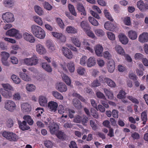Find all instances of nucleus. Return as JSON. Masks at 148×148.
<instances>
[{
  "label": "nucleus",
  "mask_w": 148,
  "mask_h": 148,
  "mask_svg": "<svg viewBox=\"0 0 148 148\" xmlns=\"http://www.w3.org/2000/svg\"><path fill=\"white\" fill-rule=\"evenodd\" d=\"M3 5L7 7L11 8L14 5V2L13 0H6L3 1Z\"/></svg>",
  "instance_id": "nucleus-32"
},
{
  "label": "nucleus",
  "mask_w": 148,
  "mask_h": 148,
  "mask_svg": "<svg viewBox=\"0 0 148 148\" xmlns=\"http://www.w3.org/2000/svg\"><path fill=\"white\" fill-rule=\"evenodd\" d=\"M56 21L58 25L61 29L64 28V25L61 18H56Z\"/></svg>",
  "instance_id": "nucleus-55"
},
{
  "label": "nucleus",
  "mask_w": 148,
  "mask_h": 148,
  "mask_svg": "<svg viewBox=\"0 0 148 148\" xmlns=\"http://www.w3.org/2000/svg\"><path fill=\"white\" fill-rule=\"evenodd\" d=\"M99 80L101 82H106L108 85L111 87H115L116 86V84L115 82L112 80L108 78H104L102 77H100Z\"/></svg>",
  "instance_id": "nucleus-11"
},
{
  "label": "nucleus",
  "mask_w": 148,
  "mask_h": 148,
  "mask_svg": "<svg viewBox=\"0 0 148 148\" xmlns=\"http://www.w3.org/2000/svg\"><path fill=\"white\" fill-rule=\"evenodd\" d=\"M72 42L77 47H79L81 46V42L79 40L75 37H73L71 38Z\"/></svg>",
  "instance_id": "nucleus-38"
},
{
  "label": "nucleus",
  "mask_w": 148,
  "mask_h": 148,
  "mask_svg": "<svg viewBox=\"0 0 148 148\" xmlns=\"http://www.w3.org/2000/svg\"><path fill=\"white\" fill-rule=\"evenodd\" d=\"M39 102H47L48 101L47 96L44 95H40L38 98Z\"/></svg>",
  "instance_id": "nucleus-63"
},
{
  "label": "nucleus",
  "mask_w": 148,
  "mask_h": 148,
  "mask_svg": "<svg viewBox=\"0 0 148 148\" xmlns=\"http://www.w3.org/2000/svg\"><path fill=\"white\" fill-rule=\"evenodd\" d=\"M16 105L14 102H6L5 108L9 111H12L15 109Z\"/></svg>",
  "instance_id": "nucleus-22"
},
{
  "label": "nucleus",
  "mask_w": 148,
  "mask_h": 148,
  "mask_svg": "<svg viewBox=\"0 0 148 148\" xmlns=\"http://www.w3.org/2000/svg\"><path fill=\"white\" fill-rule=\"evenodd\" d=\"M65 111L66 113H67V114L65 115H64V114H63L61 116V118L63 117L66 118L67 117V114H68V112L69 113V117L70 118H72L73 117V114L75 112L74 110L69 109L68 108H66L65 109Z\"/></svg>",
  "instance_id": "nucleus-31"
},
{
  "label": "nucleus",
  "mask_w": 148,
  "mask_h": 148,
  "mask_svg": "<svg viewBox=\"0 0 148 148\" xmlns=\"http://www.w3.org/2000/svg\"><path fill=\"white\" fill-rule=\"evenodd\" d=\"M103 13L105 16L108 20L111 21H113L114 19L112 17L111 14L107 10L105 9L103 11Z\"/></svg>",
  "instance_id": "nucleus-46"
},
{
  "label": "nucleus",
  "mask_w": 148,
  "mask_h": 148,
  "mask_svg": "<svg viewBox=\"0 0 148 148\" xmlns=\"http://www.w3.org/2000/svg\"><path fill=\"white\" fill-rule=\"evenodd\" d=\"M2 18L5 23H12L14 20L13 14L10 12L3 13L2 15Z\"/></svg>",
  "instance_id": "nucleus-5"
},
{
  "label": "nucleus",
  "mask_w": 148,
  "mask_h": 148,
  "mask_svg": "<svg viewBox=\"0 0 148 148\" xmlns=\"http://www.w3.org/2000/svg\"><path fill=\"white\" fill-rule=\"evenodd\" d=\"M107 34L108 38L110 40H114L115 39V36L114 34L111 32H107Z\"/></svg>",
  "instance_id": "nucleus-61"
},
{
  "label": "nucleus",
  "mask_w": 148,
  "mask_h": 148,
  "mask_svg": "<svg viewBox=\"0 0 148 148\" xmlns=\"http://www.w3.org/2000/svg\"><path fill=\"white\" fill-rule=\"evenodd\" d=\"M34 9L35 12L39 16H41L44 14V11L40 6L36 5L34 6Z\"/></svg>",
  "instance_id": "nucleus-39"
},
{
  "label": "nucleus",
  "mask_w": 148,
  "mask_h": 148,
  "mask_svg": "<svg viewBox=\"0 0 148 148\" xmlns=\"http://www.w3.org/2000/svg\"><path fill=\"white\" fill-rule=\"evenodd\" d=\"M114 49L116 52L118 54L123 56L125 55V52L121 46L116 45L114 48Z\"/></svg>",
  "instance_id": "nucleus-27"
},
{
  "label": "nucleus",
  "mask_w": 148,
  "mask_h": 148,
  "mask_svg": "<svg viewBox=\"0 0 148 148\" xmlns=\"http://www.w3.org/2000/svg\"><path fill=\"white\" fill-rule=\"evenodd\" d=\"M35 49L36 51L40 55H44L47 53V50L44 46L40 43L36 45Z\"/></svg>",
  "instance_id": "nucleus-8"
},
{
  "label": "nucleus",
  "mask_w": 148,
  "mask_h": 148,
  "mask_svg": "<svg viewBox=\"0 0 148 148\" xmlns=\"http://www.w3.org/2000/svg\"><path fill=\"white\" fill-rule=\"evenodd\" d=\"M77 9L81 12V14L84 16L86 15V13L84 6L81 4H78L77 6Z\"/></svg>",
  "instance_id": "nucleus-49"
},
{
  "label": "nucleus",
  "mask_w": 148,
  "mask_h": 148,
  "mask_svg": "<svg viewBox=\"0 0 148 148\" xmlns=\"http://www.w3.org/2000/svg\"><path fill=\"white\" fill-rule=\"evenodd\" d=\"M0 92L4 97L10 98L12 97V95L10 92L5 90L3 88H0Z\"/></svg>",
  "instance_id": "nucleus-23"
},
{
  "label": "nucleus",
  "mask_w": 148,
  "mask_h": 148,
  "mask_svg": "<svg viewBox=\"0 0 148 148\" xmlns=\"http://www.w3.org/2000/svg\"><path fill=\"white\" fill-rule=\"evenodd\" d=\"M97 121L95 120H91L90 121V124L93 130H95L97 128Z\"/></svg>",
  "instance_id": "nucleus-54"
},
{
  "label": "nucleus",
  "mask_w": 148,
  "mask_h": 148,
  "mask_svg": "<svg viewBox=\"0 0 148 148\" xmlns=\"http://www.w3.org/2000/svg\"><path fill=\"white\" fill-rule=\"evenodd\" d=\"M32 20L38 26H42L44 25L42 18L37 15L33 16L32 17Z\"/></svg>",
  "instance_id": "nucleus-18"
},
{
  "label": "nucleus",
  "mask_w": 148,
  "mask_h": 148,
  "mask_svg": "<svg viewBox=\"0 0 148 148\" xmlns=\"http://www.w3.org/2000/svg\"><path fill=\"white\" fill-rule=\"evenodd\" d=\"M127 36L131 40H134L137 38V34L136 31L133 30H130L127 33Z\"/></svg>",
  "instance_id": "nucleus-21"
},
{
  "label": "nucleus",
  "mask_w": 148,
  "mask_h": 148,
  "mask_svg": "<svg viewBox=\"0 0 148 148\" xmlns=\"http://www.w3.org/2000/svg\"><path fill=\"white\" fill-rule=\"evenodd\" d=\"M63 54L67 58L71 59L73 57V55L71 51L68 48L63 47L61 49Z\"/></svg>",
  "instance_id": "nucleus-9"
},
{
  "label": "nucleus",
  "mask_w": 148,
  "mask_h": 148,
  "mask_svg": "<svg viewBox=\"0 0 148 148\" xmlns=\"http://www.w3.org/2000/svg\"><path fill=\"white\" fill-rule=\"evenodd\" d=\"M107 69L108 71L110 73H113L115 68V63L113 60L109 61L107 64Z\"/></svg>",
  "instance_id": "nucleus-17"
},
{
  "label": "nucleus",
  "mask_w": 148,
  "mask_h": 148,
  "mask_svg": "<svg viewBox=\"0 0 148 148\" xmlns=\"http://www.w3.org/2000/svg\"><path fill=\"white\" fill-rule=\"evenodd\" d=\"M12 135H10V138H11L9 139V140L12 141H15L18 139V136L15 134L11 132Z\"/></svg>",
  "instance_id": "nucleus-60"
},
{
  "label": "nucleus",
  "mask_w": 148,
  "mask_h": 148,
  "mask_svg": "<svg viewBox=\"0 0 148 148\" xmlns=\"http://www.w3.org/2000/svg\"><path fill=\"white\" fill-rule=\"evenodd\" d=\"M31 32L36 38L40 39L45 38L46 36L45 31L40 26L33 24L31 26Z\"/></svg>",
  "instance_id": "nucleus-1"
},
{
  "label": "nucleus",
  "mask_w": 148,
  "mask_h": 148,
  "mask_svg": "<svg viewBox=\"0 0 148 148\" xmlns=\"http://www.w3.org/2000/svg\"><path fill=\"white\" fill-rule=\"evenodd\" d=\"M87 57L86 56H82L79 59L80 64L82 66H85L87 64Z\"/></svg>",
  "instance_id": "nucleus-47"
},
{
  "label": "nucleus",
  "mask_w": 148,
  "mask_h": 148,
  "mask_svg": "<svg viewBox=\"0 0 148 148\" xmlns=\"http://www.w3.org/2000/svg\"><path fill=\"white\" fill-rule=\"evenodd\" d=\"M68 7L69 11L71 14L75 16H76L77 13L75 11L74 6L71 4H69L68 5Z\"/></svg>",
  "instance_id": "nucleus-56"
},
{
  "label": "nucleus",
  "mask_w": 148,
  "mask_h": 148,
  "mask_svg": "<svg viewBox=\"0 0 148 148\" xmlns=\"http://www.w3.org/2000/svg\"><path fill=\"white\" fill-rule=\"evenodd\" d=\"M89 40L88 39H84L82 42V45L84 48L86 50H88L91 53L93 52V51L89 42Z\"/></svg>",
  "instance_id": "nucleus-14"
},
{
  "label": "nucleus",
  "mask_w": 148,
  "mask_h": 148,
  "mask_svg": "<svg viewBox=\"0 0 148 148\" xmlns=\"http://www.w3.org/2000/svg\"><path fill=\"white\" fill-rule=\"evenodd\" d=\"M58 106L56 102H49L48 104V107L49 108V110L51 111H56Z\"/></svg>",
  "instance_id": "nucleus-28"
},
{
  "label": "nucleus",
  "mask_w": 148,
  "mask_h": 148,
  "mask_svg": "<svg viewBox=\"0 0 148 148\" xmlns=\"http://www.w3.org/2000/svg\"><path fill=\"white\" fill-rule=\"evenodd\" d=\"M71 96L73 102H78L80 101H85V99L84 98L81 96L79 95L75 92L73 93Z\"/></svg>",
  "instance_id": "nucleus-20"
},
{
  "label": "nucleus",
  "mask_w": 148,
  "mask_h": 148,
  "mask_svg": "<svg viewBox=\"0 0 148 148\" xmlns=\"http://www.w3.org/2000/svg\"><path fill=\"white\" fill-rule=\"evenodd\" d=\"M94 32L96 35L98 37H102L105 34L104 31L102 29H97L94 30Z\"/></svg>",
  "instance_id": "nucleus-41"
},
{
  "label": "nucleus",
  "mask_w": 148,
  "mask_h": 148,
  "mask_svg": "<svg viewBox=\"0 0 148 148\" xmlns=\"http://www.w3.org/2000/svg\"><path fill=\"white\" fill-rule=\"evenodd\" d=\"M1 86L5 90H9L11 91L14 90L13 87L9 84L2 83L1 84Z\"/></svg>",
  "instance_id": "nucleus-43"
},
{
  "label": "nucleus",
  "mask_w": 148,
  "mask_h": 148,
  "mask_svg": "<svg viewBox=\"0 0 148 148\" xmlns=\"http://www.w3.org/2000/svg\"><path fill=\"white\" fill-rule=\"evenodd\" d=\"M104 27L107 30L113 32L114 31L116 26L112 23L107 21L105 23Z\"/></svg>",
  "instance_id": "nucleus-15"
},
{
  "label": "nucleus",
  "mask_w": 148,
  "mask_h": 148,
  "mask_svg": "<svg viewBox=\"0 0 148 148\" xmlns=\"http://www.w3.org/2000/svg\"><path fill=\"white\" fill-rule=\"evenodd\" d=\"M12 49L10 51V53L11 54L16 55L17 54V51L20 49L19 46L16 45H12L11 46Z\"/></svg>",
  "instance_id": "nucleus-35"
},
{
  "label": "nucleus",
  "mask_w": 148,
  "mask_h": 148,
  "mask_svg": "<svg viewBox=\"0 0 148 148\" xmlns=\"http://www.w3.org/2000/svg\"><path fill=\"white\" fill-rule=\"evenodd\" d=\"M24 63L27 66H34L38 63L39 60L37 56L34 55L30 58H25L23 60Z\"/></svg>",
  "instance_id": "nucleus-4"
},
{
  "label": "nucleus",
  "mask_w": 148,
  "mask_h": 148,
  "mask_svg": "<svg viewBox=\"0 0 148 148\" xmlns=\"http://www.w3.org/2000/svg\"><path fill=\"white\" fill-rule=\"evenodd\" d=\"M22 110L25 112H28L31 110V107L27 102H24L21 105Z\"/></svg>",
  "instance_id": "nucleus-30"
},
{
  "label": "nucleus",
  "mask_w": 148,
  "mask_h": 148,
  "mask_svg": "<svg viewBox=\"0 0 148 148\" xmlns=\"http://www.w3.org/2000/svg\"><path fill=\"white\" fill-rule=\"evenodd\" d=\"M19 76L20 77L25 81L29 82L32 80L30 76L22 72H20Z\"/></svg>",
  "instance_id": "nucleus-26"
},
{
  "label": "nucleus",
  "mask_w": 148,
  "mask_h": 148,
  "mask_svg": "<svg viewBox=\"0 0 148 148\" xmlns=\"http://www.w3.org/2000/svg\"><path fill=\"white\" fill-rule=\"evenodd\" d=\"M62 80L68 86H70L71 81L70 78L66 74H63L61 75Z\"/></svg>",
  "instance_id": "nucleus-25"
},
{
  "label": "nucleus",
  "mask_w": 148,
  "mask_h": 148,
  "mask_svg": "<svg viewBox=\"0 0 148 148\" xmlns=\"http://www.w3.org/2000/svg\"><path fill=\"white\" fill-rule=\"evenodd\" d=\"M43 6L44 8L45 9L49 11L51 10L53 8L52 6L47 1H45L44 3Z\"/></svg>",
  "instance_id": "nucleus-53"
},
{
  "label": "nucleus",
  "mask_w": 148,
  "mask_h": 148,
  "mask_svg": "<svg viewBox=\"0 0 148 148\" xmlns=\"http://www.w3.org/2000/svg\"><path fill=\"white\" fill-rule=\"evenodd\" d=\"M51 94L53 97L56 99L62 100L63 99V97L61 94L56 91H52Z\"/></svg>",
  "instance_id": "nucleus-34"
},
{
  "label": "nucleus",
  "mask_w": 148,
  "mask_h": 148,
  "mask_svg": "<svg viewBox=\"0 0 148 148\" xmlns=\"http://www.w3.org/2000/svg\"><path fill=\"white\" fill-rule=\"evenodd\" d=\"M96 54L99 57H102L103 55V48L102 46L100 44H97L94 47Z\"/></svg>",
  "instance_id": "nucleus-13"
},
{
  "label": "nucleus",
  "mask_w": 148,
  "mask_h": 148,
  "mask_svg": "<svg viewBox=\"0 0 148 148\" xmlns=\"http://www.w3.org/2000/svg\"><path fill=\"white\" fill-rule=\"evenodd\" d=\"M136 6L142 11H144L148 9V3L145 4L142 0H139L137 1Z\"/></svg>",
  "instance_id": "nucleus-12"
},
{
  "label": "nucleus",
  "mask_w": 148,
  "mask_h": 148,
  "mask_svg": "<svg viewBox=\"0 0 148 148\" xmlns=\"http://www.w3.org/2000/svg\"><path fill=\"white\" fill-rule=\"evenodd\" d=\"M1 60L8 59L10 56V54L6 51H2L1 53Z\"/></svg>",
  "instance_id": "nucleus-51"
},
{
  "label": "nucleus",
  "mask_w": 148,
  "mask_h": 148,
  "mask_svg": "<svg viewBox=\"0 0 148 148\" xmlns=\"http://www.w3.org/2000/svg\"><path fill=\"white\" fill-rule=\"evenodd\" d=\"M89 22L93 25L97 26L99 25V24L98 21L94 18L89 16L88 18Z\"/></svg>",
  "instance_id": "nucleus-44"
},
{
  "label": "nucleus",
  "mask_w": 148,
  "mask_h": 148,
  "mask_svg": "<svg viewBox=\"0 0 148 148\" xmlns=\"http://www.w3.org/2000/svg\"><path fill=\"white\" fill-rule=\"evenodd\" d=\"M10 61L12 64H17L18 62V59L14 56H12L10 57Z\"/></svg>",
  "instance_id": "nucleus-59"
},
{
  "label": "nucleus",
  "mask_w": 148,
  "mask_h": 148,
  "mask_svg": "<svg viewBox=\"0 0 148 148\" xmlns=\"http://www.w3.org/2000/svg\"><path fill=\"white\" fill-rule=\"evenodd\" d=\"M45 146L48 148H51L53 146V144L52 142L49 140H46L44 142Z\"/></svg>",
  "instance_id": "nucleus-62"
},
{
  "label": "nucleus",
  "mask_w": 148,
  "mask_h": 148,
  "mask_svg": "<svg viewBox=\"0 0 148 148\" xmlns=\"http://www.w3.org/2000/svg\"><path fill=\"white\" fill-rule=\"evenodd\" d=\"M104 93L108 99H112L113 98V94L112 92L110 89L104 88L103 89Z\"/></svg>",
  "instance_id": "nucleus-36"
},
{
  "label": "nucleus",
  "mask_w": 148,
  "mask_h": 148,
  "mask_svg": "<svg viewBox=\"0 0 148 148\" xmlns=\"http://www.w3.org/2000/svg\"><path fill=\"white\" fill-rule=\"evenodd\" d=\"M6 36L14 37L17 40H20L23 38L22 34L20 31L15 28H12L7 31L5 33Z\"/></svg>",
  "instance_id": "nucleus-2"
},
{
  "label": "nucleus",
  "mask_w": 148,
  "mask_h": 148,
  "mask_svg": "<svg viewBox=\"0 0 148 148\" xmlns=\"http://www.w3.org/2000/svg\"><path fill=\"white\" fill-rule=\"evenodd\" d=\"M11 132H9L4 131L2 133V136L7 139L9 140V139L10 138V135H11Z\"/></svg>",
  "instance_id": "nucleus-64"
},
{
  "label": "nucleus",
  "mask_w": 148,
  "mask_h": 148,
  "mask_svg": "<svg viewBox=\"0 0 148 148\" xmlns=\"http://www.w3.org/2000/svg\"><path fill=\"white\" fill-rule=\"evenodd\" d=\"M23 39L26 41L30 43H34L36 41V39L34 36L30 33L25 32L22 35Z\"/></svg>",
  "instance_id": "nucleus-7"
},
{
  "label": "nucleus",
  "mask_w": 148,
  "mask_h": 148,
  "mask_svg": "<svg viewBox=\"0 0 148 148\" xmlns=\"http://www.w3.org/2000/svg\"><path fill=\"white\" fill-rule=\"evenodd\" d=\"M23 119L27 121L29 125H32L33 124V121L29 116L25 115L24 116Z\"/></svg>",
  "instance_id": "nucleus-52"
},
{
  "label": "nucleus",
  "mask_w": 148,
  "mask_h": 148,
  "mask_svg": "<svg viewBox=\"0 0 148 148\" xmlns=\"http://www.w3.org/2000/svg\"><path fill=\"white\" fill-rule=\"evenodd\" d=\"M120 42L123 45H126L128 42L129 40L126 36L123 34H121L118 36Z\"/></svg>",
  "instance_id": "nucleus-19"
},
{
  "label": "nucleus",
  "mask_w": 148,
  "mask_h": 148,
  "mask_svg": "<svg viewBox=\"0 0 148 148\" xmlns=\"http://www.w3.org/2000/svg\"><path fill=\"white\" fill-rule=\"evenodd\" d=\"M81 27L85 32L88 29L90 28V27L88 25V23L86 21H82L80 24Z\"/></svg>",
  "instance_id": "nucleus-42"
},
{
  "label": "nucleus",
  "mask_w": 148,
  "mask_h": 148,
  "mask_svg": "<svg viewBox=\"0 0 148 148\" xmlns=\"http://www.w3.org/2000/svg\"><path fill=\"white\" fill-rule=\"evenodd\" d=\"M56 88L58 91L62 93L66 92L67 90L66 86L62 82H59L56 84Z\"/></svg>",
  "instance_id": "nucleus-10"
},
{
  "label": "nucleus",
  "mask_w": 148,
  "mask_h": 148,
  "mask_svg": "<svg viewBox=\"0 0 148 148\" xmlns=\"http://www.w3.org/2000/svg\"><path fill=\"white\" fill-rule=\"evenodd\" d=\"M66 32L69 34H75L77 32V30L71 26H68L66 28Z\"/></svg>",
  "instance_id": "nucleus-37"
},
{
  "label": "nucleus",
  "mask_w": 148,
  "mask_h": 148,
  "mask_svg": "<svg viewBox=\"0 0 148 148\" xmlns=\"http://www.w3.org/2000/svg\"><path fill=\"white\" fill-rule=\"evenodd\" d=\"M123 21L124 23L127 26H130L131 24L130 18L129 17L126 16L124 18Z\"/></svg>",
  "instance_id": "nucleus-57"
},
{
  "label": "nucleus",
  "mask_w": 148,
  "mask_h": 148,
  "mask_svg": "<svg viewBox=\"0 0 148 148\" xmlns=\"http://www.w3.org/2000/svg\"><path fill=\"white\" fill-rule=\"evenodd\" d=\"M26 89L28 92H33L35 90L36 87L34 84H28L26 86Z\"/></svg>",
  "instance_id": "nucleus-40"
},
{
  "label": "nucleus",
  "mask_w": 148,
  "mask_h": 148,
  "mask_svg": "<svg viewBox=\"0 0 148 148\" xmlns=\"http://www.w3.org/2000/svg\"><path fill=\"white\" fill-rule=\"evenodd\" d=\"M11 78L15 84H18L21 82L20 79L15 75H12L11 76Z\"/></svg>",
  "instance_id": "nucleus-50"
},
{
  "label": "nucleus",
  "mask_w": 148,
  "mask_h": 148,
  "mask_svg": "<svg viewBox=\"0 0 148 148\" xmlns=\"http://www.w3.org/2000/svg\"><path fill=\"white\" fill-rule=\"evenodd\" d=\"M96 63L95 58L94 57H90L87 60V66L88 67H91L94 66Z\"/></svg>",
  "instance_id": "nucleus-24"
},
{
  "label": "nucleus",
  "mask_w": 148,
  "mask_h": 148,
  "mask_svg": "<svg viewBox=\"0 0 148 148\" xmlns=\"http://www.w3.org/2000/svg\"><path fill=\"white\" fill-rule=\"evenodd\" d=\"M18 124L19 128L23 130H28L30 128V127L27 125L26 122L25 121H23L22 122H19Z\"/></svg>",
  "instance_id": "nucleus-33"
},
{
  "label": "nucleus",
  "mask_w": 148,
  "mask_h": 148,
  "mask_svg": "<svg viewBox=\"0 0 148 148\" xmlns=\"http://www.w3.org/2000/svg\"><path fill=\"white\" fill-rule=\"evenodd\" d=\"M45 123L46 125H49V127L50 132L52 134H55L58 131L59 126L54 122L48 121V123L45 122Z\"/></svg>",
  "instance_id": "nucleus-6"
},
{
  "label": "nucleus",
  "mask_w": 148,
  "mask_h": 148,
  "mask_svg": "<svg viewBox=\"0 0 148 148\" xmlns=\"http://www.w3.org/2000/svg\"><path fill=\"white\" fill-rule=\"evenodd\" d=\"M126 93L123 90H121L117 95V98L119 99H123L125 98Z\"/></svg>",
  "instance_id": "nucleus-48"
},
{
  "label": "nucleus",
  "mask_w": 148,
  "mask_h": 148,
  "mask_svg": "<svg viewBox=\"0 0 148 148\" xmlns=\"http://www.w3.org/2000/svg\"><path fill=\"white\" fill-rule=\"evenodd\" d=\"M60 68L64 71H67V68L71 73L75 71V64L73 62L71 61L66 64L64 61H62L60 62Z\"/></svg>",
  "instance_id": "nucleus-3"
},
{
  "label": "nucleus",
  "mask_w": 148,
  "mask_h": 148,
  "mask_svg": "<svg viewBox=\"0 0 148 148\" xmlns=\"http://www.w3.org/2000/svg\"><path fill=\"white\" fill-rule=\"evenodd\" d=\"M41 65L42 68L48 72H51L52 71V69L50 66L45 62H42Z\"/></svg>",
  "instance_id": "nucleus-29"
},
{
  "label": "nucleus",
  "mask_w": 148,
  "mask_h": 148,
  "mask_svg": "<svg viewBox=\"0 0 148 148\" xmlns=\"http://www.w3.org/2000/svg\"><path fill=\"white\" fill-rule=\"evenodd\" d=\"M90 28L88 29L85 32L86 33L89 37L91 38L94 39H97L96 36H95L94 34L91 30H90Z\"/></svg>",
  "instance_id": "nucleus-45"
},
{
  "label": "nucleus",
  "mask_w": 148,
  "mask_h": 148,
  "mask_svg": "<svg viewBox=\"0 0 148 148\" xmlns=\"http://www.w3.org/2000/svg\"><path fill=\"white\" fill-rule=\"evenodd\" d=\"M13 99L16 101L20 100L21 99V97L20 93L18 92H15L13 96Z\"/></svg>",
  "instance_id": "nucleus-58"
},
{
  "label": "nucleus",
  "mask_w": 148,
  "mask_h": 148,
  "mask_svg": "<svg viewBox=\"0 0 148 148\" xmlns=\"http://www.w3.org/2000/svg\"><path fill=\"white\" fill-rule=\"evenodd\" d=\"M138 40L140 42L144 43L148 41V33H143L138 36Z\"/></svg>",
  "instance_id": "nucleus-16"
}]
</instances>
